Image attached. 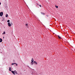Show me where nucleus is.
<instances>
[{
	"label": "nucleus",
	"mask_w": 75,
	"mask_h": 75,
	"mask_svg": "<svg viewBox=\"0 0 75 75\" xmlns=\"http://www.w3.org/2000/svg\"><path fill=\"white\" fill-rule=\"evenodd\" d=\"M14 72L15 73H16V74H18V73H17V71H16V70H14Z\"/></svg>",
	"instance_id": "423d86ee"
},
{
	"label": "nucleus",
	"mask_w": 75,
	"mask_h": 75,
	"mask_svg": "<svg viewBox=\"0 0 75 75\" xmlns=\"http://www.w3.org/2000/svg\"><path fill=\"white\" fill-rule=\"evenodd\" d=\"M3 12H1L0 13V16L1 17L2 16H3Z\"/></svg>",
	"instance_id": "f257e3e1"
},
{
	"label": "nucleus",
	"mask_w": 75,
	"mask_h": 75,
	"mask_svg": "<svg viewBox=\"0 0 75 75\" xmlns=\"http://www.w3.org/2000/svg\"><path fill=\"white\" fill-rule=\"evenodd\" d=\"M55 7H56V8H58V6H55Z\"/></svg>",
	"instance_id": "ddd939ff"
},
{
	"label": "nucleus",
	"mask_w": 75,
	"mask_h": 75,
	"mask_svg": "<svg viewBox=\"0 0 75 75\" xmlns=\"http://www.w3.org/2000/svg\"><path fill=\"white\" fill-rule=\"evenodd\" d=\"M32 62H34V59H33V58L32 59V60H31Z\"/></svg>",
	"instance_id": "1a4fd4ad"
},
{
	"label": "nucleus",
	"mask_w": 75,
	"mask_h": 75,
	"mask_svg": "<svg viewBox=\"0 0 75 75\" xmlns=\"http://www.w3.org/2000/svg\"><path fill=\"white\" fill-rule=\"evenodd\" d=\"M14 63H12V64H11V65H14Z\"/></svg>",
	"instance_id": "dca6fc26"
},
{
	"label": "nucleus",
	"mask_w": 75,
	"mask_h": 75,
	"mask_svg": "<svg viewBox=\"0 0 75 75\" xmlns=\"http://www.w3.org/2000/svg\"><path fill=\"white\" fill-rule=\"evenodd\" d=\"M39 6H40V7H41V5H39Z\"/></svg>",
	"instance_id": "a211bd4d"
},
{
	"label": "nucleus",
	"mask_w": 75,
	"mask_h": 75,
	"mask_svg": "<svg viewBox=\"0 0 75 75\" xmlns=\"http://www.w3.org/2000/svg\"><path fill=\"white\" fill-rule=\"evenodd\" d=\"M7 22H8V23H9V22H10V20H8L7 21Z\"/></svg>",
	"instance_id": "2eb2a0df"
},
{
	"label": "nucleus",
	"mask_w": 75,
	"mask_h": 75,
	"mask_svg": "<svg viewBox=\"0 0 75 75\" xmlns=\"http://www.w3.org/2000/svg\"><path fill=\"white\" fill-rule=\"evenodd\" d=\"M14 64H16V63H13Z\"/></svg>",
	"instance_id": "412c9836"
},
{
	"label": "nucleus",
	"mask_w": 75,
	"mask_h": 75,
	"mask_svg": "<svg viewBox=\"0 0 75 75\" xmlns=\"http://www.w3.org/2000/svg\"><path fill=\"white\" fill-rule=\"evenodd\" d=\"M35 64H37L38 63L37 62H36V63H35Z\"/></svg>",
	"instance_id": "aec40b11"
},
{
	"label": "nucleus",
	"mask_w": 75,
	"mask_h": 75,
	"mask_svg": "<svg viewBox=\"0 0 75 75\" xmlns=\"http://www.w3.org/2000/svg\"><path fill=\"white\" fill-rule=\"evenodd\" d=\"M0 5H1V3L0 2Z\"/></svg>",
	"instance_id": "5701e85b"
},
{
	"label": "nucleus",
	"mask_w": 75,
	"mask_h": 75,
	"mask_svg": "<svg viewBox=\"0 0 75 75\" xmlns=\"http://www.w3.org/2000/svg\"><path fill=\"white\" fill-rule=\"evenodd\" d=\"M46 16H47V17H48V15H46Z\"/></svg>",
	"instance_id": "4be33fe9"
},
{
	"label": "nucleus",
	"mask_w": 75,
	"mask_h": 75,
	"mask_svg": "<svg viewBox=\"0 0 75 75\" xmlns=\"http://www.w3.org/2000/svg\"><path fill=\"white\" fill-rule=\"evenodd\" d=\"M31 65H33V62H32L31 63Z\"/></svg>",
	"instance_id": "f8f14e48"
},
{
	"label": "nucleus",
	"mask_w": 75,
	"mask_h": 75,
	"mask_svg": "<svg viewBox=\"0 0 75 75\" xmlns=\"http://www.w3.org/2000/svg\"><path fill=\"white\" fill-rule=\"evenodd\" d=\"M12 74H14V75H15V73L14 72V71H11Z\"/></svg>",
	"instance_id": "7ed1b4c3"
},
{
	"label": "nucleus",
	"mask_w": 75,
	"mask_h": 75,
	"mask_svg": "<svg viewBox=\"0 0 75 75\" xmlns=\"http://www.w3.org/2000/svg\"><path fill=\"white\" fill-rule=\"evenodd\" d=\"M59 38V39H61V37H60L59 36V35H58L57 36Z\"/></svg>",
	"instance_id": "20e7f679"
},
{
	"label": "nucleus",
	"mask_w": 75,
	"mask_h": 75,
	"mask_svg": "<svg viewBox=\"0 0 75 75\" xmlns=\"http://www.w3.org/2000/svg\"><path fill=\"white\" fill-rule=\"evenodd\" d=\"M2 34H6V32H4Z\"/></svg>",
	"instance_id": "9b49d317"
},
{
	"label": "nucleus",
	"mask_w": 75,
	"mask_h": 75,
	"mask_svg": "<svg viewBox=\"0 0 75 75\" xmlns=\"http://www.w3.org/2000/svg\"><path fill=\"white\" fill-rule=\"evenodd\" d=\"M25 26H26V27H27V26H28V24H26L25 25Z\"/></svg>",
	"instance_id": "4468645a"
},
{
	"label": "nucleus",
	"mask_w": 75,
	"mask_h": 75,
	"mask_svg": "<svg viewBox=\"0 0 75 75\" xmlns=\"http://www.w3.org/2000/svg\"><path fill=\"white\" fill-rule=\"evenodd\" d=\"M41 14L42 15H44V14H45V13H42V12H41Z\"/></svg>",
	"instance_id": "6e6552de"
},
{
	"label": "nucleus",
	"mask_w": 75,
	"mask_h": 75,
	"mask_svg": "<svg viewBox=\"0 0 75 75\" xmlns=\"http://www.w3.org/2000/svg\"><path fill=\"white\" fill-rule=\"evenodd\" d=\"M4 38V37H3V38Z\"/></svg>",
	"instance_id": "b1692460"
},
{
	"label": "nucleus",
	"mask_w": 75,
	"mask_h": 75,
	"mask_svg": "<svg viewBox=\"0 0 75 75\" xmlns=\"http://www.w3.org/2000/svg\"><path fill=\"white\" fill-rule=\"evenodd\" d=\"M17 65H18L17 64H16V66H17Z\"/></svg>",
	"instance_id": "6ab92c4d"
},
{
	"label": "nucleus",
	"mask_w": 75,
	"mask_h": 75,
	"mask_svg": "<svg viewBox=\"0 0 75 75\" xmlns=\"http://www.w3.org/2000/svg\"><path fill=\"white\" fill-rule=\"evenodd\" d=\"M6 17H8V14H6Z\"/></svg>",
	"instance_id": "9d476101"
},
{
	"label": "nucleus",
	"mask_w": 75,
	"mask_h": 75,
	"mask_svg": "<svg viewBox=\"0 0 75 75\" xmlns=\"http://www.w3.org/2000/svg\"><path fill=\"white\" fill-rule=\"evenodd\" d=\"M9 71H11V67H9Z\"/></svg>",
	"instance_id": "39448f33"
},
{
	"label": "nucleus",
	"mask_w": 75,
	"mask_h": 75,
	"mask_svg": "<svg viewBox=\"0 0 75 75\" xmlns=\"http://www.w3.org/2000/svg\"><path fill=\"white\" fill-rule=\"evenodd\" d=\"M8 24L9 27H11V24H10V22L8 23Z\"/></svg>",
	"instance_id": "f03ea898"
},
{
	"label": "nucleus",
	"mask_w": 75,
	"mask_h": 75,
	"mask_svg": "<svg viewBox=\"0 0 75 75\" xmlns=\"http://www.w3.org/2000/svg\"><path fill=\"white\" fill-rule=\"evenodd\" d=\"M36 62H35V61H34V63H35Z\"/></svg>",
	"instance_id": "f3484780"
},
{
	"label": "nucleus",
	"mask_w": 75,
	"mask_h": 75,
	"mask_svg": "<svg viewBox=\"0 0 75 75\" xmlns=\"http://www.w3.org/2000/svg\"><path fill=\"white\" fill-rule=\"evenodd\" d=\"M2 41H3L2 39H1L0 38V42H2Z\"/></svg>",
	"instance_id": "0eeeda50"
}]
</instances>
